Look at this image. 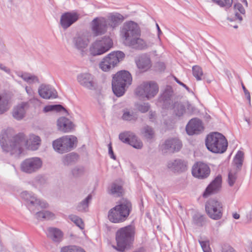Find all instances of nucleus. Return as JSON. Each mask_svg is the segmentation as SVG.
<instances>
[{
    "mask_svg": "<svg viewBox=\"0 0 252 252\" xmlns=\"http://www.w3.org/2000/svg\"><path fill=\"white\" fill-rule=\"evenodd\" d=\"M135 234L134 225H128L120 228L116 232V246H113L114 249L119 252H126L133 247Z\"/></svg>",
    "mask_w": 252,
    "mask_h": 252,
    "instance_id": "1",
    "label": "nucleus"
},
{
    "mask_svg": "<svg viewBox=\"0 0 252 252\" xmlns=\"http://www.w3.org/2000/svg\"><path fill=\"white\" fill-rule=\"evenodd\" d=\"M27 142L23 133H19L9 138L5 132L0 134V144L2 150L10 152L11 155H20L23 152V146Z\"/></svg>",
    "mask_w": 252,
    "mask_h": 252,
    "instance_id": "2",
    "label": "nucleus"
},
{
    "mask_svg": "<svg viewBox=\"0 0 252 252\" xmlns=\"http://www.w3.org/2000/svg\"><path fill=\"white\" fill-rule=\"evenodd\" d=\"M132 210V205L130 200L123 198L117 204L108 212V219L114 223H122L126 220Z\"/></svg>",
    "mask_w": 252,
    "mask_h": 252,
    "instance_id": "3",
    "label": "nucleus"
},
{
    "mask_svg": "<svg viewBox=\"0 0 252 252\" xmlns=\"http://www.w3.org/2000/svg\"><path fill=\"white\" fill-rule=\"evenodd\" d=\"M205 145L210 152L222 154L226 151L228 142L222 134L214 132L207 135L205 139Z\"/></svg>",
    "mask_w": 252,
    "mask_h": 252,
    "instance_id": "4",
    "label": "nucleus"
},
{
    "mask_svg": "<svg viewBox=\"0 0 252 252\" xmlns=\"http://www.w3.org/2000/svg\"><path fill=\"white\" fill-rule=\"evenodd\" d=\"M77 142L76 137L73 135L63 136L54 140L52 146L54 150L59 154L67 153L73 150Z\"/></svg>",
    "mask_w": 252,
    "mask_h": 252,
    "instance_id": "5",
    "label": "nucleus"
},
{
    "mask_svg": "<svg viewBox=\"0 0 252 252\" xmlns=\"http://www.w3.org/2000/svg\"><path fill=\"white\" fill-rule=\"evenodd\" d=\"M159 87L155 81L144 82L138 86L135 91L136 95L142 98H146L149 100L154 97L158 93Z\"/></svg>",
    "mask_w": 252,
    "mask_h": 252,
    "instance_id": "6",
    "label": "nucleus"
},
{
    "mask_svg": "<svg viewBox=\"0 0 252 252\" xmlns=\"http://www.w3.org/2000/svg\"><path fill=\"white\" fill-rule=\"evenodd\" d=\"M125 57V54L121 51H113L103 58L99 63L100 68L104 71H108L122 61Z\"/></svg>",
    "mask_w": 252,
    "mask_h": 252,
    "instance_id": "7",
    "label": "nucleus"
},
{
    "mask_svg": "<svg viewBox=\"0 0 252 252\" xmlns=\"http://www.w3.org/2000/svg\"><path fill=\"white\" fill-rule=\"evenodd\" d=\"M113 46V41L109 36H104L96 40L91 45L90 51L93 56L102 55L109 50Z\"/></svg>",
    "mask_w": 252,
    "mask_h": 252,
    "instance_id": "8",
    "label": "nucleus"
},
{
    "mask_svg": "<svg viewBox=\"0 0 252 252\" xmlns=\"http://www.w3.org/2000/svg\"><path fill=\"white\" fill-rule=\"evenodd\" d=\"M205 210L208 216L213 220H218L222 217V203L216 199L211 198L207 201Z\"/></svg>",
    "mask_w": 252,
    "mask_h": 252,
    "instance_id": "9",
    "label": "nucleus"
},
{
    "mask_svg": "<svg viewBox=\"0 0 252 252\" xmlns=\"http://www.w3.org/2000/svg\"><path fill=\"white\" fill-rule=\"evenodd\" d=\"M121 34L124 38V43H125L135 36H140L141 30L136 23L130 21L124 24Z\"/></svg>",
    "mask_w": 252,
    "mask_h": 252,
    "instance_id": "10",
    "label": "nucleus"
},
{
    "mask_svg": "<svg viewBox=\"0 0 252 252\" xmlns=\"http://www.w3.org/2000/svg\"><path fill=\"white\" fill-rule=\"evenodd\" d=\"M42 166V161L40 158L33 157L26 158L21 164V170L25 173L32 174L38 171Z\"/></svg>",
    "mask_w": 252,
    "mask_h": 252,
    "instance_id": "11",
    "label": "nucleus"
},
{
    "mask_svg": "<svg viewBox=\"0 0 252 252\" xmlns=\"http://www.w3.org/2000/svg\"><path fill=\"white\" fill-rule=\"evenodd\" d=\"M182 147V142L176 138H168L160 145V149L163 154L178 152Z\"/></svg>",
    "mask_w": 252,
    "mask_h": 252,
    "instance_id": "12",
    "label": "nucleus"
},
{
    "mask_svg": "<svg viewBox=\"0 0 252 252\" xmlns=\"http://www.w3.org/2000/svg\"><path fill=\"white\" fill-rule=\"evenodd\" d=\"M191 173L192 176L196 178L205 179L210 176L211 169L206 163L202 161H198L193 165Z\"/></svg>",
    "mask_w": 252,
    "mask_h": 252,
    "instance_id": "13",
    "label": "nucleus"
},
{
    "mask_svg": "<svg viewBox=\"0 0 252 252\" xmlns=\"http://www.w3.org/2000/svg\"><path fill=\"white\" fill-rule=\"evenodd\" d=\"M119 138L122 142L129 144L135 149H141L143 147L142 141L130 131L120 133Z\"/></svg>",
    "mask_w": 252,
    "mask_h": 252,
    "instance_id": "14",
    "label": "nucleus"
},
{
    "mask_svg": "<svg viewBox=\"0 0 252 252\" xmlns=\"http://www.w3.org/2000/svg\"><path fill=\"white\" fill-rule=\"evenodd\" d=\"M173 94L172 87L167 86L164 91L159 95L157 100V105L163 109H168L171 104V98Z\"/></svg>",
    "mask_w": 252,
    "mask_h": 252,
    "instance_id": "15",
    "label": "nucleus"
},
{
    "mask_svg": "<svg viewBox=\"0 0 252 252\" xmlns=\"http://www.w3.org/2000/svg\"><path fill=\"white\" fill-rule=\"evenodd\" d=\"M92 31L95 36L104 34L107 30V21L104 17H96L91 22Z\"/></svg>",
    "mask_w": 252,
    "mask_h": 252,
    "instance_id": "16",
    "label": "nucleus"
},
{
    "mask_svg": "<svg viewBox=\"0 0 252 252\" xmlns=\"http://www.w3.org/2000/svg\"><path fill=\"white\" fill-rule=\"evenodd\" d=\"M221 185L222 177L221 175L219 174L207 186L203 193V197L207 198L212 194L218 193L221 188Z\"/></svg>",
    "mask_w": 252,
    "mask_h": 252,
    "instance_id": "17",
    "label": "nucleus"
},
{
    "mask_svg": "<svg viewBox=\"0 0 252 252\" xmlns=\"http://www.w3.org/2000/svg\"><path fill=\"white\" fill-rule=\"evenodd\" d=\"M202 121L197 118H192L189 121L186 126V131L189 135L199 134L204 130Z\"/></svg>",
    "mask_w": 252,
    "mask_h": 252,
    "instance_id": "18",
    "label": "nucleus"
},
{
    "mask_svg": "<svg viewBox=\"0 0 252 252\" xmlns=\"http://www.w3.org/2000/svg\"><path fill=\"white\" fill-rule=\"evenodd\" d=\"M94 79V76L89 73H80L77 77V80L79 83L83 87L90 90L96 89V84Z\"/></svg>",
    "mask_w": 252,
    "mask_h": 252,
    "instance_id": "19",
    "label": "nucleus"
},
{
    "mask_svg": "<svg viewBox=\"0 0 252 252\" xmlns=\"http://www.w3.org/2000/svg\"><path fill=\"white\" fill-rule=\"evenodd\" d=\"M79 18V14L77 12H66L61 15L60 25L64 30H66L75 23Z\"/></svg>",
    "mask_w": 252,
    "mask_h": 252,
    "instance_id": "20",
    "label": "nucleus"
},
{
    "mask_svg": "<svg viewBox=\"0 0 252 252\" xmlns=\"http://www.w3.org/2000/svg\"><path fill=\"white\" fill-rule=\"evenodd\" d=\"M112 80L129 86L131 84L132 78L129 71L123 70L119 71L115 74L113 76Z\"/></svg>",
    "mask_w": 252,
    "mask_h": 252,
    "instance_id": "21",
    "label": "nucleus"
},
{
    "mask_svg": "<svg viewBox=\"0 0 252 252\" xmlns=\"http://www.w3.org/2000/svg\"><path fill=\"white\" fill-rule=\"evenodd\" d=\"M38 92L39 95L45 99L54 98L57 97V91L49 85H41Z\"/></svg>",
    "mask_w": 252,
    "mask_h": 252,
    "instance_id": "22",
    "label": "nucleus"
},
{
    "mask_svg": "<svg viewBox=\"0 0 252 252\" xmlns=\"http://www.w3.org/2000/svg\"><path fill=\"white\" fill-rule=\"evenodd\" d=\"M139 37L140 36H135L126 42L125 44L136 50H142L147 48L146 42Z\"/></svg>",
    "mask_w": 252,
    "mask_h": 252,
    "instance_id": "23",
    "label": "nucleus"
},
{
    "mask_svg": "<svg viewBox=\"0 0 252 252\" xmlns=\"http://www.w3.org/2000/svg\"><path fill=\"white\" fill-rule=\"evenodd\" d=\"M57 126L59 130L63 132H68L73 128L74 125L68 119L63 117L58 120Z\"/></svg>",
    "mask_w": 252,
    "mask_h": 252,
    "instance_id": "24",
    "label": "nucleus"
},
{
    "mask_svg": "<svg viewBox=\"0 0 252 252\" xmlns=\"http://www.w3.org/2000/svg\"><path fill=\"white\" fill-rule=\"evenodd\" d=\"M167 167L174 172H182L186 170L187 165L184 160L176 159L173 161H169Z\"/></svg>",
    "mask_w": 252,
    "mask_h": 252,
    "instance_id": "25",
    "label": "nucleus"
},
{
    "mask_svg": "<svg viewBox=\"0 0 252 252\" xmlns=\"http://www.w3.org/2000/svg\"><path fill=\"white\" fill-rule=\"evenodd\" d=\"M107 26L114 28L118 26L124 20V16L119 13H110L107 17Z\"/></svg>",
    "mask_w": 252,
    "mask_h": 252,
    "instance_id": "26",
    "label": "nucleus"
},
{
    "mask_svg": "<svg viewBox=\"0 0 252 252\" xmlns=\"http://www.w3.org/2000/svg\"><path fill=\"white\" fill-rule=\"evenodd\" d=\"M128 86L125 84L117 82L112 80V89L114 94L117 97L123 96L126 91Z\"/></svg>",
    "mask_w": 252,
    "mask_h": 252,
    "instance_id": "27",
    "label": "nucleus"
},
{
    "mask_svg": "<svg viewBox=\"0 0 252 252\" xmlns=\"http://www.w3.org/2000/svg\"><path fill=\"white\" fill-rule=\"evenodd\" d=\"M47 235L48 237L57 243L60 242L62 240L63 236V232L59 229L54 227H49L48 229Z\"/></svg>",
    "mask_w": 252,
    "mask_h": 252,
    "instance_id": "28",
    "label": "nucleus"
},
{
    "mask_svg": "<svg viewBox=\"0 0 252 252\" xmlns=\"http://www.w3.org/2000/svg\"><path fill=\"white\" fill-rule=\"evenodd\" d=\"M73 42L76 49L83 51L87 47L89 41L85 36H78L73 38Z\"/></svg>",
    "mask_w": 252,
    "mask_h": 252,
    "instance_id": "29",
    "label": "nucleus"
},
{
    "mask_svg": "<svg viewBox=\"0 0 252 252\" xmlns=\"http://www.w3.org/2000/svg\"><path fill=\"white\" fill-rule=\"evenodd\" d=\"M21 197L27 201V206L30 211H33V206H35L36 197L32 193L27 191H23L21 194Z\"/></svg>",
    "mask_w": 252,
    "mask_h": 252,
    "instance_id": "30",
    "label": "nucleus"
},
{
    "mask_svg": "<svg viewBox=\"0 0 252 252\" xmlns=\"http://www.w3.org/2000/svg\"><path fill=\"white\" fill-rule=\"evenodd\" d=\"M108 193L111 195H116L120 197L123 195V186L116 182H114L111 184L110 188H108Z\"/></svg>",
    "mask_w": 252,
    "mask_h": 252,
    "instance_id": "31",
    "label": "nucleus"
},
{
    "mask_svg": "<svg viewBox=\"0 0 252 252\" xmlns=\"http://www.w3.org/2000/svg\"><path fill=\"white\" fill-rule=\"evenodd\" d=\"M136 63L138 68L145 70L150 68L151 66L150 59L146 56L140 57Z\"/></svg>",
    "mask_w": 252,
    "mask_h": 252,
    "instance_id": "32",
    "label": "nucleus"
},
{
    "mask_svg": "<svg viewBox=\"0 0 252 252\" xmlns=\"http://www.w3.org/2000/svg\"><path fill=\"white\" fill-rule=\"evenodd\" d=\"M123 113L122 119L124 121L135 122L138 119V116L137 113L127 108L124 109Z\"/></svg>",
    "mask_w": 252,
    "mask_h": 252,
    "instance_id": "33",
    "label": "nucleus"
},
{
    "mask_svg": "<svg viewBox=\"0 0 252 252\" xmlns=\"http://www.w3.org/2000/svg\"><path fill=\"white\" fill-rule=\"evenodd\" d=\"M174 113L179 117L182 116L186 112V106L181 101H176L173 104L172 107Z\"/></svg>",
    "mask_w": 252,
    "mask_h": 252,
    "instance_id": "34",
    "label": "nucleus"
},
{
    "mask_svg": "<svg viewBox=\"0 0 252 252\" xmlns=\"http://www.w3.org/2000/svg\"><path fill=\"white\" fill-rule=\"evenodd\" d=\"M192 224L197 227H202L206 222V218L204 215L197 212L192 217Z\"/></svg>",
    "mask_w": 252,
    "mask_h": 252,
    "instance_id": "35",
    "label": "nucleus"
},
{
    "mask_svg": "<svg viewBox=\"0 0 252 252\" xmlns=\"http://www.w3.org/2000/svg\"><path fill=\"white\" fill-rule=\"evenodd\" d=\"M63 111L67 114H68L67 110L61 104H52L46 105L43 109L44 113H48L50 112H61Z\"/></svg>",
    "mask_w": 252,
    "mask_h": 252,
    "instance_id": "36",
    "label": "nucleus"
},
{
    "mask_svg": "<svg viewBox=\"0 0 252 252\" xmlns=\"http://www.w3.org/2000/svg\"><path fill=\"white\" fill-rule=\"evenodd\" d=\"M92 199V195L89 194L84 200L80 202L76 206V210L81 212L87 211L89 204Z\"/></svg>",
    "mask_w": 252,
    "mask_h": 252,
    "instance_id": "37",
    "label": "nucleus"
},
{
    "mask_svg": "<svg viewBox=\"0 0 252 252\" xmlns=\"http://www.w3.org/2000/svg\"><path fill=\"white\" fill-rule=\"evenodd\" d=\"M79 158V155L74 152L66 154L63 158V162L64 165H69L76 162Z\"/></svg>",
    "mask_w": 252,
    "mask_h": 252,
    "instance_id": "38",
    "label": "nucleus"
},
{
    "mask_svg": "<svg viewBox=\"0 0 252 252\" xmlns=\"http://www.w3.org/2000/svg\"><path fill=\"white\" fill-rule=\"evenodd\" d=\"M25 104L22 103L14 109L13 116L15 119L20 120L24 117L25 114Z\"/></svg>",
    "mask_w": 252,
    "mask_h": 252,
    "instance_id": "39",
    "label": "nucleus"
},
{
    "mask_svg": "<svg viewBox=\"0 0 252 252\" xmlns=\"http://www.w3.org/2000/svg\"><path fill=\"white\" fill-rule=\"evenodd\" d=\"M18 76L29 84H32L34 82L39 83L38 77L34 75H32L30 73H22L21 74H19Z\"/></svg>",
    "mask_w": 252,
    "mask_h": 252,
    "instance_id": "40",
    "label": "nucleus"
},
{
    "mask_svg": "<svg viewBox=\"0 0 252 252\" xmlns=\"http://www.w3.org/2000/svg\"><path fill=\"white\" fill-rule=\"evenodd\" d=\"M234 9L235 10V19H238L240 22L243 20L242 16L239 13L240 12L241 14L243 15H245L246 13V11L242 5V4L239 2H237L235 3L233 6Z\"/></svg>",
    "mask_w": 252,
    "mask_h": 252,
    "instance_id": "41",
    "label": "nucleus"
},
{
    "mask_svg": "<svg viewBox=\"0 0 252 252\" xmlns=\"http://www.w3.org/2000/svg\"><path fill=\"white\" fill-rule=\"evenodd\" d=\"M244 160V153L242 151H239L235 155L233 162L236 167L237 170L241 169Z\"/></svg>",
    "mask_w": 252,
    "mask_h": 252,
    "instance_id": "42",
    "label": "nucleus"
},
{
    "mask_svg": "<svg viewBox=\"0 0 252 252\" xmlns=\"http://www.w3.org/2000/svg\"><path fill=\"white\" fill-rule=\"evenodd\" d=\"M36 218L38 220L42 219L49 220L54 217V214L48 211H39L35 214Z\"/></svg>",
    "mask_w": 252,
    "mask_h": 252,
    "instance_id": "43",
    "label": "nucleus"
},
{
    "mask_svg": "<svg viewBox=\"0 0 252 252\" xmlns=\"http://www.w3.org/2000/svg\"><path fill=\"white\" fill-rule=\"evenodd\" d=\"M192 74L197 81L204 79V78H202L203 76L202 69L198 65H194L192 67Z\"/></svg>",
    "mask_w": 252,
    "mask_h": 252,
    "instance_id": "44",
    "label": "nucleus"
},
{
    "mask_svg": "<svg viewBox=\"0 0 252 252\" xmlns=\"http://www.w3.org/2000/svg\"><path fill=\"white\" fill-rule=\"evenodd\" d=\"M61 252H86L81 248L74 246L70 245L63 247L61 250Z\"/></svg>",
    "mask_w": 252,
    "mask_h": 252,
    "instance_id": "45",
    "label": "nucleus"
},
{
    "mask_svg": "<svg viewBox=\"0 0 252 252\" xmlns=\"http://www.w3.org/2000/svg\"><path fill=\"white\" fill-rule=\"evenodd\" d=\"M142 133L144 134V136L147 139L151 140L152 139L154 135V131L153 128L149 126H146L142 129Z\"/></svg>",
    "mask_w": 252,
    "mask_h": 252,
    "instance_id": "46",
    "label": "nucleus"
},
{
    "mask_svg": "<svg viewBox=\"0 0 252 252\" xmlns=\"http://www.w3.org/2000/svg\"><path fill=\"white\" fill-rule=\"evenodd\" d=\"M69 218L81 229L84 228V223L80 217L74 215H70L69 216Z\"/></svg>",
    "mask_w": 252,
    "mask_h": 252,
    "instance_id": "47",
    "label": "nucleus"
},
{
    "mask_svg": "<svg viewBox=\"0 0 252 252\" xmlns=\"http://www.w3.org/2000/svg\"><path fill=\"white\" fill-rule=\"evenodd\" d=\"M8 100L0 95V114H2L8 110Z\"/></svg>",
    "mask_w": 252,
    "mask_h": 252,
    "instance_id": "48",
    "label": "nucleus"
},
{
    "mask_svg": "<svg viewBox=\"0 0 252 252\" xmlns=\"http://www.w3.org/2000/svg\"><path fill=\"white\" fill-rule=\"evenodd\" d=\"M84 168L82 166H76L72 169L71 172L73 177H78L84 174Z\"/></svg>",
    "mask_w": 252,
    "mask_h": 252,
    "instance_id": "49",
    "label": "nucleus"
},
{
    "mask_svg": "<svg viewBox=\"0 0 252 252\" xmlns=\"http://www.w3.org/2000/svg\"><path fill=\"white\" fill-rule=\"evenodd\" d=\"M151 105L148 102H144L141 104H137V108L141 113H145L149 111Z\"/></svg>",
    "mask_w": 252,
    "mask_h": 252,
    "instance_id": "50",
    "label": "nucleus"
},
{
    "mask_svg": "<svg viewBox=\"0 0 252 252\" xmlns=\"http://www.w3.org/2000/svg\"><path fill=\"white\" fill-rule=\"evenodd\" d=\"M237 179L236 173L229 172L228 175V184L230 187H232L234 185Z\"/></svg>",
    "mask_w": 252,
    "mask_h": 252,
    "instance_id": "51",
    "label": "nucleus"
},
{
    "mask_svg": "<svg viewBox=\"0 0 252 252\" xmlns=\"http://www.w3.org/2000/svg\"><path fill=\"white\" fill-rule=\"evenodd\" d=\"M199 243L201 245L203 252H211L209 241L199 240Z\"/></svg>",
    "mask_w": 252,
    "mask_h": 252,
    "instance_id": "52",
    "label": "nucleus"
},
{
    "mask_svg": "<svg viewBox=\"0 0 252 252\" xmlns=\"http://www.w3.org/2000/svg\"><path fill=\"white\" fill-rule=\"evenodd\" d=\"M38 206H40L42 208H46L48 206V204L45 201H41L36 198L35 206L34 207H37Z\"/></svg>",
    "mask_w": 252,
    "mask_h": 252,
    "instance_id": "53",
    "label": "nucleus"
},
{
    "mask_svg": "<svg viewBox=\"0 0 252 252\" xmlns=\"http://www.w3.org/2000/svg\"><path fill=\"white\" fill-rule=\"evenodd\" d=\"M222 252H236L235 250L230 246L227 244H224L222 246Z\"/></svg>",
    "mask_w": 252,
    "mask_h": 252,
    "instance_id": "54",
    "label": "nucleus"
},
{
    "mask_svg": "<svg viewBox=\"0 0 252 252\" xmlns=\"http://www.w3.org/2000/svg\"><path fill=\"white\" fill-rule=\"evenodd\" d=\"M241 85H242V89L244 92L245 96H246V98L247 99V100L249 101V103H250V102H251L250 93L249 92V91L246 89V88L245 87V86L244 85L243 82L241 83Z\"/></svg>",
    "mask_w": 252,
    "mask_h": 252,
    "instance_id": "55",
    "label": "nucleus"
},
{
    "mask_svg": "<svg viewBox=\"0 0 252 252\" xmlns=\"http://www.w3.org/2000/svg\"><path fill=\"white\" fill-rule=\"evenodd\" d=\"M108 154H109L110 158L113 159H116V157L114 153L113 148H112V143L111 142L108 145Z\"/></svg>",
    "mask_w": 252,
    "mask_h": 252,
    "instance_id": "56",
    "label": "nucleus"
},
{
    "mask_svg": "<svg viewBox=\"0 0 252 252\" xmlns=\"http://www.w3.org/2000/svg\"><path fill=\"white\" fill-rule=\"evenodd\" d=\"M175 80L178 84L185 88L189 93H192V91L189 88V87H188L185 84L180 81L178 78L175 77Z\"/></svg>",
    "mask_w": 252,
    "mask_h": 252,
    "instance_id": "57",
    "label": "nucleus"
},
{
    "mask_svg": "<svg viewBox=\"0 0 252 252\" xmlns=\"http://www.w3.org/2000/svg\"><path fill=\"white\" fill-rule=\"evenodd\" d=\"M252 220V215L251 213H248L246 214L245 218L244 219V222L246 224H249L251 222Z\"/></svg>",
    "mask_w": 252,
    "mask_h": 252,
    "instance_id": "58",
    "label": "nucleus"
},
{
    "mask_svg": "<svg viewBox=\"0 0 252 252\" xmlns=\"http://www.w3.org/2000/svg\"><path fill=\"white\" fill-rule=\"evenodd\" d=\"M40 138L38 136H35V137L34 138V140L33 141L34 142L33 144L36 146L35 149H37L38 147L39 146L40 144Z\"/></svg>",
    "mask_w": 252,
    "mask_h": 252,
    "instance_id": "59",
    "label": "nucleus"
},
{
    "mask_svg": "<svg viewBox=\"0 0 252 252\" xmlns=\"http://www.w3.org/2000/svg\"><path fill=\"white\" fill-rule=\"evenodd\" d=\"M0 69L4 71L5 72L9 74H10L11 73L10 69L4 66L3 64L1 63H0Z\"/></svg>",
    "mask_w": 252,
    "mask_h": 252,
    "instance_id": "60",
    "label": "nucleus"
},
{
    "mask_svg": "<svg viewBox=\"0 0 252 252\" xmlns=\"http://www.w3.org/2000/svg\"><path fill=\"white\" fill-rule=\"evenodd\" d=\"M149 118L151 122H154L156 119V112L153 111H150L149 113Z\"/></svg>",
    "mask_w": 252,
    "mask_h": 252,
    "instance_id": "61",
    "label": "nucleus"
},
{
    "mask_svg": "<svg viewBox=\"0 0 252 252\" xmlns=\"http://www.w3.org/2000/svg\"><path fill=\"white\" fill-rule=\"evenodd\" d=\"M212 1L221 7L225 6L223 1L221 0H212Z\"/></svg>",
    "mask_w": 252,
    "mask_h": 252,
    "instance_id": "62",
    "label": "nucleus"
},
{
    "mask_svg": "<svg viewBox=\"0 0 252 252\" xmlns=\"http://www.w3.org/2000/svg\"><path fill=\"white\" fill-rule=\"evenodd\" d=\"M158 67L160 71H164L166 68L165 63L162 62L158 63Z\"/></svg>",
    "mask_w": 252,
    "mask_h": 252,
    "instance_id": "63",
    "label": "nucleus"
},
{
    "mask_svg": "<svg viewBox=\"0 0 252 252\" xmlns=\"http://www.w3.org/2000/svg\"><path fill=\"white\" fill-rule=\"evenodd\" d=\"M246 252H252V242L250 241L246 248Z\"/></svg>",
    "mask_w": 252,
    "mask_h": 252,
    "instance_id": "64",
    "label": "nucleus"
}]
</instances>
